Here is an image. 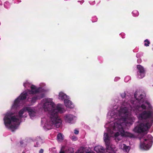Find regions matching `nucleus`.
<instances>
[{"label": "nucleus", "instance_id": "7", "mask_svg": "<svg viewBox=\"0 0 153 153\" xmlns=\"http://www.w3.org/2000/svg\"><path fill=\"white\" fill-rule=\"evenodd\" d=\"M149 123L148 122L145 123H141L138 125L137 131L138 132H143L147 131L150 128L149 126Z\"/></svg>", "mask_w": 153, "mask_h": 153}, {"label": "nucleus", "instance_id": "11", "mask_svg": "<svg viewBox=\"0 0 153 153\" xmlns=\"http://www.w3.org/2000/svg\"><path fill=\"white\" fill-rule=\"evenodd\" d=\"M58 98L59 99L62 100H64L67 99H70L69 96H67L66 94L62 92H60L59 93L58 95Z\"/></svg>", "mask_w": 153, "mask_h": 153}, {"label": "nucleus", "instance_id": "10", "mask_svg": "<svg viewBox=\"0 0 153 153\" xmlns=\"http://www.w3.org/2000/svg\"><path fill=\"white\" fill-rule=\"evenodd\" d=\"M64 103L65 106L69 108H73L74 107V105L71 101L69 99H66L64 101Z\"/></svg>", "mask_w": 153, "mask_h": 153}, {"label": "nucleus", "instance_id": "1", "mask_svg": "<svg viewBox=\"0 0 153 153\" xmlns=\"http://www.w3.org/2000/svg\"><path fill=\"white\" fill-rule=\"evenodd\" d=\"M40 106L45 111L49 113V117H45L41 119V125L45 130L51 129L54 127H59L62 123V120L58 115V112L64 113L65 110L63 106L60 104L56 105L52 101V99L45 98L43 99Z\"/></svg>", "mask_w": 153, "mask_h": 153}, {"label": "nucleus", "instance_id": "5", "mask_svg": "<svg viewBox=\"0 0 153 153\" xmlns=\"http://www.w3.org/2000/svg\"><path fill=\"white\" fill-rule=\"evenodd\" d=\"M27 112L30 119H33L36 118L38 112L36 108L28 107Z\"/></svg>", "mask_w": 153, "mask_h": 153}, {"label": "nucleus", "instance_id": "28", "mask_svg": "<svg viewBox=\"0 0 153 153\" xmlns=\"http://www.w3.org/2000/svg\"><path fill=\"white\" fill-rule=\"evenodd\" d=\"M70 150H71L72 151L73 150V149L72 148H70Z\"/></svg>", "mask_w": 153, "mask_h": 153}, {"label": "nucleus", "instance_id": "22", "mask_svg": "<svg viewBox=\"0 0 153 153\" xmlns=\"http://www.w3.org/2000/svg\"><path fill=\"white\" fill-rule=\"evenodd\" d=\"M74 132L75 134H78L79 131L78 130L76 129H75L74 131Z\"/></svg>", "mask_w": 153, "mask_h": 153}, {"label": "nucleus", "instance_id": "26", "mask_svg": "<svg viewBox=\"0 0 153 153\" xmlns=\"http://www.w3.org/2000/svg\"><path fill=\"white\" fill-rule=\"evenodd\" d=\"M130 102L132 104V105H133L134 104V101L133 100H130Z\"/></svg>", "mask_w": 153, "mask_h": 153}, {"label": "nucleus", "instance_id": "18", "mask_svg": "<svg viewBox=\"0 0 153 153\" xmlns=\"http://www.w3.org/2000/svg\"><path fill=\"white\" fill-rule=\"evenodd\" d=\"M23 85L25 88H27V87H30V88H31V86L33 85H31L30 83H29V82H26L25 83H24Z\"/></svg>", "mask_w": 153, "mask_h": 153}, {"label": "nucleus", "instance_id": "17", "mask_svg": "<svg viewBox=\"0 0 153 153\" xmlns=\"http://www.w3.org/2000/svg\"><path fill=\"white\" fill-rule=\"evenodd\" d=\"M85 152L84 149L82 147L80 148L75 153H84Z\"/></svg>", "mask_w": 153, "mask_h": 153}, {"label": "nucleus", "instance_id": "20", "mask_svg": "<svg viewBox=\"0 0 153 153\" xmlns=\"http://www.w3.org/2000/svg\"><path fill=\"white\" fill-rule=\"evenodd\" d=\"M71 139L74 141H75L77 140V137L75 136H72L70 137Z\"/></svg>", "mask_w": 153, "mask_h": 153}, {"label": "nucleus", "instance_id": "30", "mask_svg": "<svg viewBox=\"0 0 153 153\" xmlns=\"http://www.w3.org/2000/svg\"><path fill=\"white\" fill-rule=\"evenodd\" d=\"M134 111L135 110V109H134Z\"/></svg>", "mask_w": 153, "mask_h": 153}, {"label": "nucleus", "instance_id": "21", "mask_svg": "<svg viewBox=\"0 0 153 153\" xmlns=\"http://www.w3.org/2000/svg\"><path fill=\"white\" fill-rule=\"evenodd\" d=\"M140 108H142V109H146V106L144 104H142L141 105Z\"/></svg>", "mask_w": 153, "mask_h": 153}, {"label": "nucleus", "instance_id": "14", "mask_svg": "<svg viewBox=\"0 0 153 153\" xmlns=\"http://www.w3.org/2000/svg\"><path fill=\"white\" fill-rule=\"evenodd\" d=\"M36 144L35 146V147L39 146L40 143H42V139L39 137H37L36 139Z\"/></svg>", "mask_w": 153, "mask_h": 153}, {"label": "nucleus", "instance_id": "15", "mask_svg": "<svg viewBox=\"0 0 153 153\" xmlns=\"http://www.w3.org/2000/svg\"><path fill=\"white\" fill-rule=\"evenodd\" d=\"M63 136L61 133H59L57 134V140L59 141H61L63 140Z\"/></svg>", "mask_w": 153, "mask_h": 153}, {"label": "nucleus", "instance_id": "9", "mask_svg": "<svg viewBox=\"0 0 153 153\" xmlns=\"http://www.w3.org/2000/svg\"><path fill=\"white\" fill-rule=\"evenodd\" d=\"M151 113L150 111H144L138 116V118L140 120H146L151 117Z\"/></svg>", "mask_w": 153, "mask_h": 153}, {"label": "nucleus", "instance_id": "23", "mask_svg": "<svg viewBox=\"0 0 153 153\" xmlns=\"http://www.w3.org/2000/svg\"><path fill=\"white\" fill-rule=\"evenodd\" d=\"M121 96L123 98L124 97H126V94L125 92H124L122 94H121Z\"/></svg>", "mask_w": 153, "mask_h": 153}, {"label": "nucleus", "instance_id": "24", "mask_svg": "<svg viewBox=\"0 0 153 153\" xmlns=\"http://www.w3.org/2000/svg\"><path fill=\"white\" fill-rule=\"evenodd\" d=\"M44 150L42 149H41L39 151V153H43Z\"/></svg>", "mask_w": 153, "mask_h": 153}, {"label": "nucleus", "instance_id": "6", "mask_svg": "<svg viewBox=\"0 0 153 153\" xmlns=\"http://www.w3.org/2000/svg\"><path fill=\"white\" fill-rule=\"evenodd\" d=\"M137 77L139 79H142L145 75L146 71L144 68L140 65H137Z\"/></svg>", "mask_w": 153, "mask_h": 153}, {"label": "nucleus", "instance_id": "4", "mask_svg": "<svg viewBox=\"0 0 153 153\" xmlns=\"http://www.w3.org/2000/svg\"><path fill=\"white\" fill-rule=\"evenodd\" d=\"M146 134L142 133L139 136V139L140 140V147L141 149L149 150L151 147L153 142V138L150 134L146 135Z\"/></svg>", "mask_w": 153, "mask_h": 153}, {"label": "nucleus", "instance_id": "29", "mask_svg": "<svg viewBox=\"0 0 153 153\" xmlns=\"http://www.w3.org/2000/svg\"><path fill=\"white\" fill-rule=\"evenodd\" d=\"M22 153H25L24 152H23Z\"/></svg>", "mask_w": 153, "mask_h": 153}, {"label": "nucleus", "instance_id": "25", "mask_svg": "<svg viewBox=\"0 0 153 153\" xmlns=\"http://www.w3.org/2000/svg\"><path fill=\"white\" fill-rule=\"evenodd\" d=\"M130 79V77L129 76H127L125 78V82H127V81H126V79Z\"/></svg>", "mask_w": 153, "mask_h": 153}, {"label": "nucleus", "instance_id": "27", "mask_svg": "<svg viewBox=\"0 0 153 153\" xmlns=\"http://www.w3.org/2000/svg\"><path fill=\"white\" fill-rule=\"evenodd\" d=\"M85 153H94L91 152H87Z\"/></svg>", "mask_w": 153, "mask_h": 153}, {"label": "nucleus", "instance_id": "16", "mask_svg": "<svg viewBox=\"0 0 153 153\" xmlns=\"http://www.w3.org/2000/svg\"><path fill=\"white\" fill-rule=\"evenodd\" d=\"M143 95L142 94H140V96H138V97H137L135 93H134V98L139 101H141V100L143 99Z\"/></svg>", "mask_w": 153, "mask_h": 153}, {"label": "nucleus", "instance_id": "13", "mask_svg": "<svg viewBox=\"0 0 153 153\" xmlns=\"http://www.w3.org/2000/svg\"><path fill=\"white\" fill-rule=\"evenodd\" d=\"M94 150L97 152H102L104 151V148L101 146H95Z\"/></svg>", "mask_w": 153, "mask_h": 153}, {"label": "nucleus", "instance_id": "8", "mask_svg": "<svg viewBox=\"0 0 153 153\" xmlns=\"http://www.w3.org/2000/svg\"><path fill=\"white\" fill-rule=\"evenodd\" d=\"M64 119L65 122L72 124L75 122L76 117L71 114H66L64 116Z\"/></svg>", "mask_w": 153, "mask_h": 153}, {"label": "nucleus", "instance_id": "19", "mask_svg": "<svg viewBox=\"0 0 153 153\" xmlns=\"http://www.w3.org/2000/svg\"><path fill=\"white\" fill-rule=\"evenodd\" d=\"M144 45L146 47L149 46V44L150 43V42L148 39L145 40L144 41Z\"/></svg>", "mask_w": 153, "mask_h": 153}, {"label": "nucleus", "instance_id": "2", "mask_svg": "<svg viewBox=\"0 0 153 153\" xmlns=\"http://www.w3.org/2000/svg\"><path fill=\"white\" fill-rule=\"evenodd\" d=\"M48 91V89L43 88L42 87L37 89L35 85H32L31 90H28L27 92L24 91L14 101L12 106V109H15L18 106V104L21 100L26 98L27 100L31 103H34L37 100L40 99L44 96V94L40 92H45Z\"/></svg>", "mask_w": 153, "mask_h": 153}, {"label": "nucleus", "instance_id": "12", "mask_svg": "<svg viewBox=\"0 0 153 153\" xmlns=\"http://www.w3.org/2000/svg\"><path fill=\"white\" fill-rule=\"evenodd\" d=\"M120 148L124 152L128 153L130 149L129 146H126L125 144H121L120 145Z\"/></svg>", "mask_w": 153, "mask_h": 153}, {"label": "nucleus", "instance_id": "3", "mask_svg": "<svg viewBox=\"0 0 153 153\" xmlns=\"http://www.w3.org/2000/svg\"><path fill=\"white\" fill-rule=\"evenodd\" d=\"M28 107H25L19 111L18 115L10 111L4 114L3 120L6 127L13 131L17 129L22 118L27 117Z\"/></svg>", "mask_w": 153, "mask_h": 153}]
</instances>
